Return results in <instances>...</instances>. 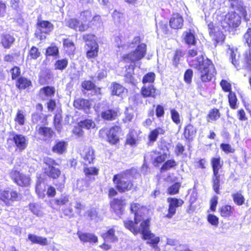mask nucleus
Returning a JSON list of instances; mask_svg holds the SVG:
<instances>
[{"label": "nucleus", "instance_id": "4c0bfd02", "mask_svg": "<svg viewBox=\"0 0 251 251\" xmlns=\"http://www.w3.org/2000/svg\"><path fill=\"white\" fill-rule=\"evenodd\" d=\"M90 179L85 178L78 179L76 181V188L79 192H82L89 190L90 188Z\"/></svg>", "mask_w": 251, "mask_h": 251}, {"label": "nucleus", "instance_id": "f3484780", "mask_svg": "<svg viewBox=\"0 0 251 251\" xmlns=\"http://www.w3.org/2000/svg\"><path fill=\"white\" fill-rule=\"evenodd\" d=\"M73 106L75 109L83 110L85 113L88 114L91 109L92 103L89 100L82 98H77L74 100Z\"/></svg>", "mask_w": 251, "mask_h": 251}, {"label": "nucleus", "instance_id": "13d9d810", "mask_svg": "<svg viewBox=\"0 0 251 251\" xmlns=\"http://www.w3.org/2000/svg\"><path fill=\"white\" fill-rule=\"evenodd\" d=\"M10 72L11 75V79L12 80H16L18 77H21V69L19 67L14 66L12 68H11L10 70Z\"/></svg>", "mask_w": 251, "mask_h": 251}, {"label": "nucleus", "instance_id": "09e8293b", "mask_svg": "<svg viewBox=\"0 0 251 251\" xmlns=\"http://www.w3.org/2000/svg\"><path fill=\"white\" fill-rule=\"evenodd\" d=\"M180 187V183L176 182L168 187L167 189V194L169 195H176L179 193Z\"/></svg>", "mask_w": 251, "mask_h": 251}, {"label": "nucleus", "instance_id": "864d4df0", "mask_svg": "<svg viewBox=\"0 0 251 251\" xmlns=\"http://www.w3.org/2000/svg\"><path fill=\"white\" fill-rule=\"evenodd\" d=\"M156 77V75L154 72H149L145 74L142 78V82L143 84L153 83H154Z\"/></svg>", "mask_w": 251, "mask_h": 251}, {"label": "nucleus", "instance_id": "aec40b11", "mask_svg": "<svg viewBox=\"0 0 251 251\" xmlns=\"http://www.w3.org/2000/svg\"><path fill=\"white\" fill-rule=\"evenodd\" d=\"M208 29L209 35L214 41V44L216 46L220 41V27L218 23L210 22L208 25Z\"/></svg>", "mask_w": 251, "mask_h": 251}, {"label": "nucleus", "instance_id": "a19ab883", "mask_svg": "<svg viewBox=\"0 0 251 251\" xmlns=\"http://www.w3.org/2000/svg\"><path fill=\"white\" fill-rule=\"evenodd\" d=\"M183 56L184 52L182 50L177 49L175 50L172 58V64L175 67L177 68L178 67Z\"/></svg>", "mask_w": 251, "mask_h": 251}, {"label": "nucleus", "instance_id": "a211bd4d", "mask_svg": "<svg viewBox=\"0 0 251 251\" xmlns=\"http://www.w3.org/2000/svg\"><path fill=\"white\" fill-rule=\"evenodd\" d=\"M170 27L174 30L181 29L184 25V19L179 13H173L169 21Z\"/></svg>", "mask_w": 251, "mask_h": 251}, {"label": "nucleus", "instance_id": "4468645a", "mask_svg": "<svg viewBox=\"0 0 251 251\" xmlns=\"http://www.w3.org/2000/svg\"><path fill=\"white\" fill-rule=\"evenodd\" d=\"M211 165L213 168L214 176L213 177V187L217 194L219 193L220 187V176L219 175L218 166L220 165L219 158H212Z\"/></svg>", "mask_w": 251, "mask_h": 251}, {"label": "nucleus", "instance_id": "e2e57ef3", "mask_svg": "<svg viewBox=\"0 0 251 251\" xmlns=\"http://www.w3.org/2000/svg\"><path fill=\"white\" fill-rule=\"evenodd\" d=\"M193 76V70L191 69L186 70L184 74V81L187 84H190L192 82Z\"/></svg>", "mask_w": 251, "mask_h": 251}, {"label": "nucleus", "instance_id": "ddd939ff", "mask_svg": "<svg viewBox=\"0 0 251 251\" xmlns=\"http://www.w3.org/2000/svg\"><path fill=\"white\" fill-rule=\"evenodd\" d=\"M36 26L37 28L40 30V32L36 33L35 35L36 37L38 38L40 40H42L46 38L45 36L42 37L41 35L42 33L49 34L54 27L53 24L50 21L41 20H38Z\"/></svg>", "mask_w": 251, "mask_h": 251}, {"label": "nucleus", "instance_id": "393cba45", "mask_svg": "<svg viewBox=\"0 0 251 251\" xmlns=\"http://www.w3.org/2000/svg\"><path fill=\"white\" fill-rule=\"evenodd\" d=\"M15 86L19 91H22L31 87L32 82L31 80L26 77L22 76L15 80Z\"/></svg>", "mask_w": 251, "mask_h": 251}, {"label": "nucleus", "instance_id": "c03bdc74", "mask_svg": "<svg viewBox=\"0 0 251 251\" xmlns=\"http://www.w3.org/2000/svg\"><path fill=\"white\" fill-rule=\"evenodd\" d=\"M69 61L67 58H62L56 60L54 63L55 70L63 71L68 65Z\"/></svg>", "mask_w": 251, "mask_h": 251}, {"label": "nucleus", "instance_id": "3c124183", "mask_svg": "<svg viewBox=\"0 0 251 251\" xmlns=\"http://www.w3.org/2000/svg\"><path fill=\"white\" fill-rule=\"evenodd\" d=\"M28 208L29 210L37 216H40L42 215L41 206L37 203H29L28 204Z\"/></svg>", "mask_w": 251, "mask_h": 251}, {"label": "nucleus", "instance_id": "cd10ccee", "mask_svg": "<svg viewBox=\"0 0 251 251\" xmlns=\"http://www.w3.org/2000/svg\"><path fill=\"white\" fill-rule=\"evenodd\" d=\"M81 88L87 91H93L94 94L99 95L101 94V88L97 87L95 84L90 80H84L81 84Z\"/></svg>", "mask_w": 251, "mask_h": 251}, {"label": "nucleus", "instance_id": "7c9ffc66", "mask_svg": "<svg viewBox=\"0 0 251 251\" xmlns=\"http://www.w3.org/2000/svg\"><path fill=\"white\" fill-rule=\"evenodd\" d=\"M197 133V129L191 124L187 125L183 131V136L186 140L189 141L192 140L195 137Z\"/></svg>", "mask_w": 251, "mask_h": 251}, {"label": "nucleus", "instance_id": "6ab92c4d", "mask_svg": "<svg viewBox=\"0 0 251 251\" xmlns=\"http://www.w3.org/2000/svg\"><path fill=\"white\" fill-rule=\"evenodd\" d=\"M31 122L35 127H40L48 124V116L37 112H33L31 116Z\"/></svg>", "mask_w": 251, "mask_h": 251}, {"label": "nucleus", "instance_id": "7ed1b4c3", "mask_svg": "<svg viewBox=\"0 0 251 251\" xmlns=\"http://www.w3.org/2000/svg\"><path fill=\"white\" fill-rule=\"evenodd\" d=\"M189 64L200 72V79L203 82L210 81L217 74L212 61L207 58L204 59L202 55H200L191 60Z\"/></svg>", "mask_w": 251, "mask_h": 251}, {"label": "nucleus", "instance_id": "9b49d317", "mask_svg": "<svg viewBox=\"0 0 251 251\" xmlns=\"http://www.w3.org/2000/svg\"><path fill=\"white\" fill-rule=\"evenodd\" d=\"M19 199V194L16 191L10 190H0V200L4 202L7 206L11 205V202L17 201Z\"/></svg>", "mask_w": 251, "mask_h": 251}, {"label": "nucleus", "instance_id": "dca6fc26", "mask_svg": "<svg viewBox=\"0 0 251 251\" xmlns=\"http://www.w3.org/2000/svg\"><path fill=\"white\" fill-rule=\"evenodd\" d=\"M121 130V127L118 126L111 127L106 132V141L111 145H116L120 143V138L118 133Z\"/></svg>", "mask_w": 251, "mask_h": 251}, {"label": "nucleus", "instance_id": "2f4dec72", "mask_svg": "<svg viewBox=\"0 0 251 251\" xmlns=\"http://www.w3.org/2000/svg\"><path fill=\"white\" fill-rule=\"evenodd\" d=\"M68 144L64 140L56 141L52 147V151L58 154H62L67 150Z\"/></svg>", "mask_w": 251, "mask_h": 251}, {"label": "nucleus", "instance_id": "774afa93", "mask_svg": "<svg viewBox=\"0 0 251 251\" xmlns=\"http://www.w3.org/2000/svg\"><path fill=\"white\" fill-rule=\"evenodd\" d=\"M243 37L248 47L251 48V26L247 29Z\"/></svg>", "mask_w": 251, "mask_h": 251}, {"label": "nucleus", "instance_id": "39448f33", "mask_svg": "<svg viewBox=\"0 0 251 251\" xmlns=\"http://www.w3.org/2000/svg\"><path fill=\"white\" fill-rule=\"evenodd\" d=\"M82 38L85 43L84 50L86 58L90 60L96 59L99 56L100 48L96 35L92 33L84 34Z\"/></svg>", "mask_w": 251, "mask_h": 251}, {"label": "nucleus", "instance_id": "5fc2aeb1", "mask_svg": "<svg viewBox=\"0 0 251 251\" xmlns=\"http://www.w3.org/2000/svg\"><path fill=\"white\" fill-rule=\"evenodd\" d=\"M228 100L230 107L232 109L237 108V98L234 92H230L228 94Z\"/></svg>", "mask_w": 251, "mask_h": 251}, {"label": "nucleus", "instance_id": "f03ea898", "mask_svg": "<svg viewBox=\"0 0 251 251\" xmlns=\"http://www.w3.org/2000/svg\"><path fill=\"white\" fill-rule=\"evenodd\" d=\"M79 18V20L76 18L69 19L66 21L67 26L76 31L83 32L96 25L97 23H100L101 20V17L99 15L92 17V12L89 10L81 11Z\"/></svg>", "mask_w": 251, "mask_h": 251}, {"label": "nucleus", "instance_id": "69168bd1", "mask_svg": "<svg viewBox=\"0 0 251 251\" xmlns=\"http://www.w3.org/2000/svg\"><path fill=\"white\" fill-rule=\"evenodd\" d=\"M221 86L224 92H228V93L232 92L231 84L227 81L223 79L221 81Z\"/></svg>", "mask_w": 251, "mask_h": 251}, {"label": "nucleus", "instance_id": "79ce46f5", "mask_svg": "<svg viewBox=\"0 0 251 251\" xmlns=\"http://www.w3.org/2000/svg\"><path fill=\"white\" fill-rule=\"evenodd\" d=\"M88 165L83 164V171L85 176L88 177L92 176H97L99 174V169L96 167H89Z\"/></svg>", "mask_w": 251, "mask_h": 251}, {"label": "nucleus", "instance_id": "de8ad7c7", "mask_svg": "<svg viewBox=\"0 0 251 251\" xmlns=\"http://www.w3.org/2000/svg\"><path fill=\"white\" fill-rule=\"evenodd\" d=\"M234 208L230 205H225L221 207V216L228 218L233 213Z\"/></svg>", "mask_w": 251, "mask_h": 251}, {"label": "nucleus", "instance_id": "c9c22d12", "mask_svg": "<svg viewBox=\"0 0 251 251\" xmlns=\"http://www.w3.org/2000/svg\"><path fill=\"white\" fill-rule=\"evenodd\" d=\"M69 201V196L68 195H61L60 198H55L53 200V203L51 204L50 206L54 209L55 206L61 207L67 204Z\"/></svg>", "mask_w": 251, "mask_h": 251}, {"label": "nucleus", "instance_id": "20e7f679", "mask_svg": "<svg viewBox=\"0 0 251 251\" xmlns=\"http://www.w3.org/2000/svg\"><path fill=\"white\" fill-rule=\"evenodd\" d=\"M134 169L130 168L123 171L114 175L112 181L115 187L120 193L132 190L134 187L132 178Z\"/></svg>", "mask_w": 251, "mask_h": 251}, {"label": "nucleus", "instance_id": "ea45409f", "mask_svg": "<svg viewBox=\"0 0 251 251\" xmlns=\"http://www.w3.org/2000/svg\"><path fill=\"white\" fill-rule=\"evenodd\" d=\"M177 165V163L174 159H170L164 161L161 168V173L165 172L172 169L175 168Z\"/></svg>", "mask_w": 251, "mask_h": 251}, {"label": "nucleus", "instance_id": "052dcab7", "mask_svg": "<svg viewBox=\"0 0 251 251\" xmlns=\"http://www.w3.org/2000/svg\"><path fill=\"white\" fill-rule=\"evenodd\" d=\"M230 6L233 8L239 9L240 7L242 9V15L244 16H246L247 15V12L245 10V7H243L241 5V1L239 0H230Z\"/></svg>", "mask_w": 251, "mask_h": 251}, {"label": "nucleus", "instance_id": "c85d7f7f", "mask_svg": "<svg viewBox=\"0 0 251 251\" xmlns=\"http://www.w3.org/2000/svg\"><path fill=\"white\" fill-rule=\"evenodd\" d=\"M84 162L83 164H92L95 159V151L92 147H89L84 150V154L82 157Z\"/></svg>", "mask_w": 251, "mask_h": 251}, {"label": "nucleus", "instance_id": "5701e85b", "mask_svg": "<svg viewBox=\"0 0 251 251\" xmlns=\"http://www.w3.org/2000/svg\"><path fill=\"white\" fill-rule=\"evenodd\" d=\"M140 93L144 98H156L158 95V91L152 84L148 86H143L140 90Z\"/></svg>", "mask_w": 251, "mask_h": 251}, {"label": "nucleus", "instance_id": "bf43d9fd", "mask_svg": "<svg viewBox=\"0 0 251 251\" xmlns=\"http://www.w3.org/2000/svg\"><path fill=\"white\" fill-rule=\"evenodd\" d=\"M166 158V154H160L154 158L152 161V164L155 167H158L165 161Z\"/></svg>", "mask_w": 251, "mask_h": 251}, {"label": "nucleus", "instance_id": "e433bc0d", "mask_svg": "<svg viewBox=\"0 0 251 251\" xmlns=\"http://www.w3.org/2000/svg\"><path fill=\"white\" fill-rule=\"evenodd\" d=\"M111 17L113 22L116 25L122 24L125 19L124 13L117 9H115L111 14Z\"/></svg>", "mask_w": 251, "mask_h": 251}, {"label": "nucleus", "instance_id": "0e129e2a", "mask_svg": "<svg viewBox=\"0 0 251 251\" xmlns=\"http://www.w3.org/2000/svg\"><path fill=\"white\" fill-rule=\"evenodd\" d=\"M20 55V52L14 54H7L4 55L3 60L6 62H15V58L19 57Z\"/></svg>", "mask_w": 251, "mask_h": 251}, {"label": "nucleus", "instance_id": "c756f323", "mask_svg": "<svg viewBox=\"0 0 251 251\" xmlns=\"http://www.w3.org/2000/svg\"><path fill=\"white\" fill-rule=\"evenodd\" d=\"M166 130L163 127L158 126L150 131L148 134V140L150 143L155 142L159 135H164Z\"/></svg>", "mask_w": 251, "mask_h": 251}, {"label": "nucleus", "instance_id": "0eeeda50", "mask_svg": "<svg viewBox=\"0 0 251 251\" xmlns=\"http://www.w3.org/2000/svg\"><path fill=\"white\" fill-rule=\"evenodd\" d=\"M147 46L142 43L137 46L132 51L123 55L121 60L126 63H135L136 61L141 60L146 54Z\"/></svg>", "mask_w": 251, "mask_h": 251}, {"label": "nucleus", "instance_id": "58836bf2", "mask_svg": "<svg viewBox=\"0 0 251 251\" xmlns=\"http://www.w3.org/2000/svg\"><path fill=\"white\" fill-rule=\"evenodd\" d=\"M41 56V52L39 49L37 47L33 46L28 51L26 60H36Z\"/></svg>", "mask_w": 251, "mask_h": 251}, {"label": "nucleus", "instance_id": "680f3d73", "mask_svg": "<svg viewBox=\"0 0 251 251\" xmlns=\"http://www.w3.org/2000/svg\"><path fill=\"white\" fill-rule=\"evenodd\" d=\"M63 45L64 48H70L71 51H72V53H74L75 50V45L72 41L67 38L63 39Z\"/></svg>", "mask_w": 251, "mask_h": 251}, {"label": "nucleus", "instance_id": "6e6552de", "mask_svg": "<svg viewBox=\"0 0 251 251\" xmlns=\"http://www.w3.org/2000/svg\"><path fill=\"white\" fill-rule=\"evenodd\" d=\"M241 23V17L235 12H227L221 21V24L225 31H230L236 28Z\"/></svg>", "mask_w": 251, "mask_h": 251}, {"label": "nucleus", "instance_id": "4d7b16f0", "mask_svg": "<svg viewBox=\"0 0 251 251\" xmlns=\"http://www.w3.org/2000/svg\"><path fill=\"white\" fill-rule=\"evenodd\" d=\"M171 118L172 121L176 125L181 123L180 115L178 111L175 109H170Z\"/></svg>", "mask_w": 251, "mask_h": 251}, {"label": "nucleus", "instance_id": "37998d69", "mask_svg": "<svg viewBox=\"0 0 251 251\" xmlns=\"http://www.w3.org/2000/svg\"><path fill=\"white\" fill-rule=\"evenodd\" d=\"M184 41L185 43L189 46H195L197 44L195 35L190 31L184 33Z\"/></svg>", "mask_w": 251, "mask_h": 251}, {"label": "nucleus", "instance_id": "4be33fe9", "mask_svg": "<svg viewBox=\"0 0 251 251\" xmlns=\"http://www.w3.org/2000/svg\"><path fill=\"white\" fill-rule=\"evenodd\" d=\"M12 141L17 149L20 151L25 150L27 145V141L25 137L21 134H14Z\"/></svg>", "mask_w": 251, "mask_h": 251}, {"label": "nucleus", "instance_id": "9d476101", "mask_svg": "<svg viewBox=\"0 0 251 251\" xmlns=\"http://www.w3.org/2000/svg\"><path fill=\"white\" fill-rule=\"evenodd\" d=\"M109 205L112 211L118 215H122L126 205V199L120 198H113L109 202Z\"/></svg>", "mask_w": 251, "mask_h": 251}, {"label": "nucleus", "instance_id": "f704fd0d", "mask_svg": "<svg viewBox=\"0 0 251 251\" xmlns=\"http://www.w3.org/2000/svg\"><path fill=\"white\" fill-rule=\"evenodd\" d=\"M28 239L32 244H37L43 246L49 244L47 238L38 236L34 234H28Z\"/></svg>", "mask_w": 251, "mask_h": 251}, {"label": "nucleus", "instance_id": "8fccbe9b", "mask_svg": "<svg viewBox=\"0 0 251 251\" xmlns=\"http://www.w3.org/2000/svg\"><path fill=\"white\" fill-rule=\"evenodd\" d=\"M14 121L20 126H23L25 124V117L24 112L22 110L19 109L17 110L14 118Z\"/></svg>", "mask_w": 251, "mask_h": 251}, {"label": "nucleus", "instance_id": "a18cd8bd", "mask_svg": "<svg viewBox=\"0 0 251 251\" xmlns=\"http://www.w3.org/2000/svg\"><path fill=\"white\" fill-rule=\"evenodd\" d=\"M78 126L80 128L90 129L95 128L96 124L92 119H86L80 121L78 123Z\"/></svg>", "mask_w": 251, "mask_h": 251}, {"label": "nucleus", "instance_id": "b1692460", "mask_svg": "<svg viewBox=\"0 0 251 251\" xmlns=\"http://www.w3.org/2000/svg\"><path fill=\"white\" fill-rule=\"evenodd\" d=\"M15 41L13 34L3 33L0 35V45L4 49H9Z\"/></svg>", "mask_w": 251, "mask_h": 251}, {"label": "nucleus", "instance_id": "338daca9", "mask_svg": "<svg viewBox=\"0 0 251 251\" xmlns=\"http://www.w3.org/2000/svg\"><path fill=\"white\" fill-rule=\"evenodd\" d=\"M219 110L213 108L211 110L207 115V121H213L217 119L218 116Z\"/></svg>", "mask_w": 251, "mask_h": 251}, {"label": "nucleus", "instance_id": "bb28decb", "mask_svg": "<svg viewBox=\"0 0 251 251\" xmlns=\"http://www.w3.org/2000/svg\"><path fill=\"white\" fill-rule=\"evenodd\" d=\"M100 116L103 121H114L118 116V111L115 109L108 108L101 111Z\"/></svg>", "mask_w": 251, "mask_h": 251}, {"label": "nucleus", "instance_id": "423d86ee", "mask_svg": "<svg viewBox=\"0 0 251 251\" xmlns=\"http://www.w3.org/2000/svg\"><path fill=\"white\" fill-rule=\"evenodd\" d=\"M43 163L45 165L43 171L46 176L53 180L57 179L61 176V171L56 167L59 164L53 158L46 156L43 158Z\"/></svg>", "mask_w": 251, "mask_h": 251}, {"label": "nucleus", "instance_id": "f8f14e48", "mask_svg": "<svg viewBox=\"0 0 251 251\" xmlns=\"http://www.w3.org/2000/svg\"><path fill=\"white\" fill-rule=\"evenodd\" d=\"M169 203L167 213L165 217L171 218L176 213V208L181 207L184 203V201L181 199L176 197H169L167 199Z\"/></svg>", "mask_w": 251, "mask_h": 251}, {"label": "nucleus", "instance_id": "473e14b6", "mask_svg": "<svg viewBox=\"0 0 251 251\" xmlns=\"http://www.w3.org/2000/svg\"><path fill=\"white\" fill-rule=\"evenodd\" d=\"M55 88L52 86H46L40 88L39 94L45 97L46 98H52L55 94Z\"/></svg>", "mask_w": 251, "mask_h": 251}, {"label": "nucleus", "instance_id": "49530a36", "mask_svg": "<svg viewBox=\"0 0 251 251\" xmlns=\"http://www.w3.org/2000/svg\"><path fill=\"white\" fill-rule=\"evenodd\" d=\"M232 198L234 202L238 206L243 205L245 201V199L241 191L232 194Z\"/></svg>", "mask_w": 251, "mask_h": 251}, {"label": "nucleus", "instance_id": "1a4fd4ad", "mask_svg": "<svg viewBox=\"0 0 251 251\" xmlns=\"http://www.w3.org/2000/svg\"><path fill=\"white\" fill-rule=\"evenodd\" d=\"M9 177L14 183L21 187H27L30 185V176L15 168H13L9 173Z\"/></svg>", "mask_w": 251, "mask_h": 251}, {"label": "nucleus", "instance_id": "a878e982", "mask_svg": "<svg viewBox=\"0 0 251 251\" xmlns=\"http://www.w3.org/2000/svg\"><path fill=\"white\" fill-rule=\"evenodd\" d=\"M76 234L80 241L83 243H96L98 241L97 236L92 233L83 232L78 230Z\"/></svg>", "mask_w": 251, "mask_h": 251}, {"label": "nucleus", "instance_id": "2eb2a0df", "mask_svg": "<svg viewBox=\"0 0 251 251\" xmlns=\"http://www.w3.org/2000/svg\"><path fill=\"white\" fill-rule=\"evenodd\" d=\"M35 133L42 137L44 141L51 140L55 135V132L52 128L46 126L35 127Z\"/></svg>", "mask_w": 251, "mask_h": 251}, {"label": "nucleus", "instance_id": "72a5a7b5", "mask_svg": "<svg viewBox=\"0 0 251 251\" xmlns=\"http://www.w3.org/2000/svg\"><path fill=\"white\" fill-rule=\"evenodd\" d=\"M114 227L108 228L105 232L101 234V236L104 240H109L112 242L118 241V238L115 234Z\"/></svg>", "mask_w": 251, "mask_h": 251}, {"label": "nucleus", "instance_id": "412c9836", "mask_svg": "<svg viewBox=\"0 0 251 251\" xmlns=\"http://www.w3.org/2000/svg\"><path fill=\"white\" fill-rule=\"evenodd\" d=\"M111 95L116 96L120 98H123L127 92V90L122 84L116 82H113L111 83L110 86Z\"/></svg>", "mask_w": 251, "mask_h": 251}, {"label": "nucleus", "instance_id": "6e6d98bb", "mask_svg": "<svg viewBox=\"0 0 251 251\" xmlns=\"http://www.w3.org/2000/svg\"><path fill=\"white\" fill-rule=\"evenodd\" d=\"M58 54V48L55 45L49 46L46 49L45 55L47 56H57Z\"/></svg>", "mask_w": 251, "mask_h": 251}, {"label": "nucleus", "instance_id": "f257e3e1", "mask_svg": "<svg viewBox=\"0 0 251 251\" xmlns=\"http://www.w3.org/2000/svg\"><path fill=\"white\" fill-rule=\"evenodd\" d=\"M129 210L130 213L134 215V219L133 220L124 221L125 227L134 235L141 234L142 239L147 240L148 244L153 248H157L160 238L156 236L150 230L151 219H144L147 212L146 207L139 203L131 202L130 204Z\"/></svg>", "mask_w": 251, "mask_h": 251}, {"label": "nucleus", "instance_id": "603ef678", "mask_svg": "<svg viewBox=\"0 0 251 251\" xmlns=\"http://www.w3.org/2000/svg\"><path fill=\"white\" fill-rule=\"evenodd\" d=\"M44 183V179L39 177L36 184L35 191L39 197H44L45 196V189L41 187L42 183Z\"/></svg>", "mask_w": 251, "mask_h": 251}]
</instances>
